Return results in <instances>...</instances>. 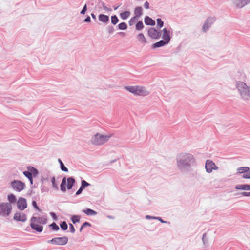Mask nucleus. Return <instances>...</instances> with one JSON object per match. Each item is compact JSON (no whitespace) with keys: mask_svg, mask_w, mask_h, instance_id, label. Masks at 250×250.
<instances>
[{"mask_svg":"<svg viewBox=\"0 0 250 250\" xmlns=\"http://www.w3.org/2000/svg\"><path fill=\"white\" fill-rule=\"evenodd\" d=\"M236 87L239 91L241 95L245 99H250V87L242 82H238Z\"/></svg>","mask_w":250,"mask_h":250,"instance_id":"nucleus-3","label":"nucleus"},{"mask_svg":"<svg viewBox=\"0 0 250 250\" xmlns=\"http://www.w3.org/2000/svg\"><path fill=\"white\" fill-rule=\"evenodd\" d=\"M159 220H160L161 222H163V221H162V220L161 218H160V219H159Z\"/></svg>","mask_w":250,"mask_h":250,"instance_id":"nucleus-55","label":"nucleus"},{"mask_svg":"<svg viewBox=\"0 0 250 250\" xmlns=\"http://www.w3.org/2000/svg\"><path fill=\"white\" fill-rule=\"evenodd\" d=\"M68 238L66 236L56 237L48 241V243L58 245H64L67 243Z\"/></svg>","mask_w":250,"mask_h":250,"instance_id":"nucleus-6","label":"nucleus"},{"mask_svg":"<svg viewBox=\"0 0 250 250\" xmlns=\"http://www.w3.org/2000/svg\"><path fill=\"white\" fill-rule=\"evenodd\" d=\"M23 174L30 180L31 183L32 184V173L28 170V171L23 172Z\"/></svg>","mask_w":250,"mask_h":250,"instance_id":"nucleus-25","label":"nucleus"},{"mask_svg":"<svg viewBox=\"0 0 250 250\" xmlns=\"http://www.w3.org/2000/svg\"><path fill=\"white\" fill-rule=\"evenodd\" d=\"M28 170L30 172H31L32 173V175L34 176H35L38 174V171L36 169H35L34 167H30L28 168Z\"/></svg>","mask_w":250,"mask_h":250,"instance_id":"nucleus-34","label":"nucleus"},{"mask_svg":"<svg viewBox=\"0 0 250 250\" xmlns=\"http://www.w3.org/2000/svg\"><path fill=\"white\" fill-rule=\"evenodd\" d=\"M90 17L88 16L85 20H84V21L85 22H90Z\"/></svg>","mask_w":250,"mask_h":250,"instance_id":"nucleus-50","label":"nucleus"},{"mask_svg":"<svg viewBox=\"0 0 250 250\" xmlns=\"http://www.w3.org/2000/svg\"><path fill=\"white\" fill-rule=\"evenodd\" d=\"M86 9H87L86 5H85L83 7V9L81 11V13L82 14H84L85 13V11H86Z\"/></svg>","mask_w":250,"mask_h":250,"instance_id":"nucleus-44","label":"nucleus"},{"mask_svg":"<svg viewBox=\"0 0 250 250\" xmlns=\"http://www.w3.org/2000/svg\"><path fill=\"white\" fill-rule=\"evenodd\" d=\"M235 188L240 190H250V185L247 184L238 185L236 186Z\"/></svg>","mask_w":250,"mask_h":250,"instance_id":"nucleus-15","label":"nucleus"},{"mask_svg":"<svg viewBox=\"0 0 250 250\" xmlns=\"http://www.w3.org/2000/svg\"><path fill=\"white\" fill-rule=\"evenodd\" d=\"M242 195L245 196H250V192H244L242 193Z\"/></svg>","mask_w":250,"mask_h":250,"instance_id":"nucleus-45","label":"nucleus"},{"mask_svg":"<svg viewBox=\"0 0 250 250\" xmlns=\"http://www.w3.org/2000/svg\"><path fill=\"white\" fill-rule=\"evenodd\" d=\"M11 186L15 190L20 192L24 189L25 185L21 181L14 180L11 182Z\"/></svg>","mask_w":250,"mask_h":250,"instance_id":"nucleus-7","label":"nucleus"},{"mask_svg":"<svg viewBox=\"0 0 250 250\" xmlns=\"http://www.w3.org/2000/svg\"><path fill=\"white\" fill-rule=\"evenodd\" d=\"M157 25L160 28H161L163 26V21L161 20V19H157Z\"/></svg>","mask_w":250,"mask_h":250,"instance_id":"nucleus-39","label":"nucleus"},{"mask_svg":"<svg viewBox=\"0 0 250 250\" xmlns=\"http://www.w3.org/2000/svg\"><path fill=\"white\" fill-rule=\"evenodd\" d=\"M118 27L120 30H125L127 28V25L125 22H122L118 25Z\"/></svg>","mask_w":250,"mask_h":250,"instance_id":"nucleus-32","label":"nucleus"},{"mask_svg":"<svg viewBox=\"0 0 250 250\" xmlns=\"http://www.w3.org/2000/svg\"><path fill=\"white\" fill-rule=\"evenodd\" d=\"M138 39L140 42H141L142 43H146V39L144 36V35L142 33H140L138 36Z\"/></svg>","mask_w":250,"mask_h":250,"instance_id":"nucleus-28","label":"nucleus"},{"mask_svg":"<svg viewBox=\"0 0 250 250\" xmlns=\"http://www.w3.org/2000/svg\"><path fill=\"white\" fill-rule=\"evenodd\" d=\"M13 218L17 221L25 222L27 220L26 215L21 212H16L15 213Z\"/></svg>","mask_w":250,"mask_h":250,"instance_id":"nucleus-11","label":"nucleus"},{"mask_svg":"<svg viewBox=\"0 0 250 250\" xmlns=\"http://www.w3.org/2000/svg\"><path fill=\"white\" fill-rule=\"evenodd\" d=\"M69 226H70L69 229H70V231L72 233H74L75 231V228H74V226H73V225L70 224L69 225Z\"/></svg>","mask_w":250,"mask_h":250,"instance_id":"nucleus-42","label":"nucleus"},{"mask_svg":"<svg viewBox=\"0 0 250 250\" xmlns=\"http://www.w3.org/2000/svg\"><path fill=\"white\" fill-rule=\"evenodd\" d=\"M66 184V178H64L62 179V181L61 184V189L63 192H65L66 190V188H65Z\"/></svg>","mask_w":250,"mask_h":250,"instance_id":"nucleus-26","label":"nucleus"},{"mask_svg":"<svg viewBox=\"0 0 250 250\" xmlns=\"http://www.w3.org/2000/svg\"><path fill=\"white\" fill-rule=\"evenodd\" d=\"M75 180L73 178L69 177L67 179V188L70 189L75 183Z\"/></svg>","mask_w":250,"mask_h":250,"instance_id":"nucleus-16","label":"nucleus"},{"mask_svg":"<svg viewBox=\"0 0 250 250\" xmlns=\"http://www.w3.org/2000/svg\"><path fill=\"white\" fill-rule=\"evenodd\" d=\"M250 3V0H234L233 4L237 8H242Z\"/></svg>","mask_w":250,"mask_h":250,"instance_id":"nucleus-10","label":"nucleus"},{"mask_svg":"<svg viewBox=\"0 0 250 250\" xmlns=\"http://www.w3.org/2000/svg\"><path fill=\"white\" fill-rule=\"evenodd\" d=\"M27 206L26 200L23 197H20L17 201V208L20 210H23Z\"/></svg>","mask_w":250,"mask_h":250,"instance_id":"nucleus-8","label":"nucleus"},{"mask_svg":"<svg viewBox=\"0 0 250 250\" xmlns=\"http://www.w3.org/2000/svg\"><path fill=\"white\" fill-rule=\"evenodd\" d=\"M182 165H183V162H182L181 161H180L178 163V166L180 167V166H181Z\"/></svg>","mask_w":250,"mask_h":250,"instance_id":"nucleus-51","label":"nucleus"},{"mask_svg":"<svg viewBox=\"0 0 250 250\" xmlns=\"http://www.w3.org/2000/svg\"><path fill=\"white\" fill-rule=\"evenodd\" d=\"M243 178L246 179H250V170L246 172L245 174H244L242 176Z\"/></svg>","mask_w":250,"mask_h":250,"instance_id":"nucleus-40","label":"nucleus"},{"mask_svg":"<svg viewBox=\"0 0 250 250\" xmlns=\"http://www.w3.org/2000/svg\"><path fill=\"white\" fill-rule=\"evenodd\" d=\"M215 21V19L214 18H208L203 26V31L206 32L209 27Z\"/></svg>","mask_w":250,"mask_h":250,"instance_id":"nucleus-13","label":"nucleus"},{"mask_svg":"<svg viewBox=\"0 0 250 250\" xmlns=\"http://www.w3.org/2000/svg\"><path fill=\"white\" fill-rule=\"evenodd\" d=\"M58 162L60 164L61 168L62 170L65 171V172H67L68 169L64 166L62 162L60 159H58Z\"/></svg>","mask_w":250,"mask_h":250,"instance_id":"nucleus-30","label":"nucleus"},{"mask_svg":"<svg viewBox=\"0 0 250 250\" xmlns=\"http://www.w3.org/2000/svg\"><path fill=\"white\" fill-rule=\"evenodd\" d=\"M50 214H51V215L52 216V217H53V218L55 220H57V216H56V214H55L54 213H53V212H51V213H50Z\"/></svg>","mask_w":250,"mask_h":250,"instance_id":"nucleus-48","label":"nucleus"},{"mask_svg":"<svg viewBox=\"0 0 250 250\" xmlns=\"http://www.w3.org/2000/svg\"><path fill=\"white\" fill-rule=\"evenodd\" d=\"M144 27V25L142 21H140L138 22L136 25V29L138 30L142 29Z\"/></svg>","mask_w":250,"mask_h":250,"instance_id":"nucleus-29","label":"nucleus"},{"mask_svg":"<svg viewBox=\"0 0 250 250\" xmlns=\"http://www.w3.org/2000/svg\"><path fill=\"white\" fill-rule=\"evenodd\" d=\"M138 18L137 17H135V16H134L133 17H132L129 21V24L130 26H132L136 22V21L138 20Z\"/></svg>","mask_w":250,"mask_h":250,"instance_id":"nucleus-31","label":"nucleus"},{"mask_svg":"<svg viewBox=\"0 0 250 250\" xmlns=\"http://www.w3.org/2000/svg\"><path fill=\"white\" fill-rule=\"evenodd\" d=\"M125 89L135 95L145 96L149 94V92L145 87L139 85L126 86Z\"/></svg>","mask_w":250,"mask_h":250,"instance_id":"nucleus-2","label":"nucleus"},{"mask_svg":"<svg viewBox=\"0 0 250 250\" xmlns=\"http://www.w3.org/2000/svg\"><path fill=\"white\" fill-rule=\"evenodd\" d=\"M99 20L104 23H106L109 21V17L104 14H100L99 16Z\"/></svg>","mask_w":250,"mask_h":250,"instance_id":"nucleus-19","label":"nucleus"},{"mask_svg":"<svg viewBox=\"0 0 250 250\" xmlns=\"http://www.w3.org/2000/svg\"><path fill=\"white\" fill-rule=\"evenodd\" d=\"M131 14V13L129 11H125L123 13H121L120 15V17L123 19V20H125L127 18H128L130 15Z\"/></svg>","mask_w":250,"mask_h":250,"instance_id":"nucleus-23","label":"nucleus"},{"mask_svg":"<svg viewBox=\"0 0 250 250\" xmlns=\"http://www.w3.org/2000/svg\"><path fill=\"white\" fill-rule=\"evenodd\" d=\"M118 22V19L115 15L111 17V22L113 24H116Z\"/></svg>","mask_w":250,"mask_h":250,"instance_id":"nucleus-35","label":"nucleus"},{"mask_svg":"<svg viewBox=\"0 0 250 250\" xmlns=\"http://www.w3.org/2000/svg\"><path fill=\"white\" fill-rule=\"evenodd\" d=\"M148 34L150 37L153 39H157L161 36V33L153 28L149 29Z\"/></svg>","mask_w":250,"mask_h":250,"instance_id":"nucleus-12","label":"nucleus"},{"mask_svg":"<svg viewBox=\"0 0 250 250\" xmlns=\"http://www.w3.org/2000/svg\"><path fill=\"white\" fill-rule=\"evenodd\" d=\"M143 10L142 7H136L134 10V14L135 17L139 18L140 17L142 14Z\"/></svg>","mask_w":250,"mask_h":250,"instance_id":"nucleus-18","label":"nucleus"},{"mask_svg":"<svg viewBox=\"0 0 250 250\" xmlns=\"http://www.w3.org/2000/svg\"><path fill=\"white\" fill-rule=\"evenodd\" d=\"M51 182L53 187L55 189H58L57 184L56 183V179L55 177H52Z\"/></svg>","mask_w":250,"mask_h":250,"instance_id":"nucleus-37","label":"nucleus"},{"mask_svg":"<svg viewBox=\"0 0 250 250\" xmlns=\"http://www.w3.org/2000/svg\"><path fill=\"white\" fill-rule=\"evenodd\" d=\"M49 227H51L52 229L54 230H58L59 229V226L54 222L50 225Z\"/></svg>","mask_w":250,"mask_h":250,"instance_id":"nucleus-33","label":"nucleus"},{"mask_svg":"<svg viewBox=\"0 0 250 250\" xmlns=\"http://www.w3.org/2000/svg\"><path fill=\"white\" fill-rule=\"evenodd\" d=\"M184 160L187 161V162L185 163V164L189 165L190 162L193 161L194 158L192 155L188 154L185 156Z\"/></svg>","mask_w":250,"mask_h":250,"instance_id":"nucleus-24","label":"nucleus"},{"mask_svg":"<svg viewBox=\"0 0 250 250\" xmlns=\"http://www.w3.org/2000/svg\"><path fill=\"white\" fill-rule=\"evenodd\" d=\"M205 168L208 173H210L213 169L216 170L218 169V167L212 161L210 160L206 161Z\"/></svg>","mask_w":250,"mask_h":250,"instance_id":"nucleus-9","label":"nucleus"},{"mask_svg":"<svg viewBox=\"0 0 250 250\" xmlns=\"http://www.w3.org/2000/svg\"><path fill=\"white\" fill-rule=\"evenodd\" d=\"M146 217H147V218H149V216H148L147 215V216H146Z\"/></svg>","mask_w":250,"mask_h":250,"instance_id":"nucleus-56","label":"nucleus"},{"mask_svg":"<svg viewBox=\"0 0 250 250\" xmlns=\"http://www.w3.org/2000/svg\"><path fill=\"white\" fill-rule=\"evenodd\" d=\"M249 170V167H242L237 168V173L239 174L246 173Z\"/></svg>","mask_w":250,"mask_h":250,"instance_id":"nucleus-22","label":"nucleus"},{"mask_svg":"<svg viewBox=\"0 0 250 250\" xmlns=\"http://www.w3.org/2000/svg\"><path fill=\"white\" fill-rule=\"evenodd\" d=\"M110 137V136L97 134L92 137L91 141L95 145H102L107 142Z\"/></svg>","mask_w":250,"mask_h":250,"instance_id":"nucleus-4","label":"nucleus"},{"mask_svg":"<svg viewBox=\"0 0 250 250\" xmlns=\"http://www.w3.org/2000/svg\"><path fill=\"white\" fill-rule=\"evenodd\" d=\"M167 43L165 41L161 40V41H159L158 42L154 43L153 45V48L160 47L164 46V45H165L166 44H167Z\"/></svg>","mask_w":250,"mask_h":250,"instance_id":"nucleus-21","label":"nucleus"},{"mask_svg":"<svg viewBox=\"0 0 250 250\" xmlns=\"http://www.w3.org/2000/svg\"><path fill=\"white\" fill-rule=\"evenodd\" d=\"M71 220L73 223H76V222H78L80 221V216L77 215L73 216Z\"/></svg>","mask_w":250,"mask_h":250,"instance_id":"nucleus-36","label":"nucleus"},{"mask_svg":"<svg viewBox=\"0 0 250 250\" xmlns=\"http://www.w3.org/2000/svg\"><path fill=\"white\" fill-rule=\"evenodd\" d=\"M145 23L146 25L151 26L154 25L155 24V21L148 16H146L145 18Z\"/></svg>","mask_w":250,"mask_h":250,"instance_id":"nucleus-17","label":"nucleus"},{"mask_svg":"<svg viewBox=\"0 0 250 250\" xmlns=\"http://www.w3.org/2000/svg\"><path fill=\"white\" fill-rule=\"evenodd\" d=\"M12 208V206L10 203H0V215L8 216L11 212Z\"/></svg>","mask_w":250,"mask_h":250,"instance_id":"nucleus-5","label":"nucleus"},{"mask_svg":"<svg viewBox=\"0 0 250 250\" xmlns=\"http://www.w3.org/2000/svg\"><path fill=\"white\" fill-rule=\"evenodd\" d=\"M47 219L45 216L32 217L30 219L31 228L37 232H41L43 230L42 225L47 223Z\"/></svg>","mask_w":250,"mask_h":250,"instance_id":"nucleus-1","label":"nucleus"},{"mask_svg":"<svg viewBox=\"0 0 250 250\" xmlns=\"http://www.w3.org/2000/svg\"><path fill=\"white\" fill-rule=\"evenodd\" d=\"M88 185H89V183H88L84 180H83L82 181V185L81 187H82L83 188H84L88 186Z\"/></svg>","mask_w":250,"mask_h":250,"instance_id":"nucleus-41","label":"nucleus"},{"mask_svg":"<svg viewBox=\"0 0 250 250\" xmlns=\"http://www.w3.org/2000/svg\"><path fill=\"white\" fill-rule=\"evenodd\" d=\"M149 3L147 2V1H146L145 3H144V7L146 8V9H148L149 8Z\"/></svg>","mask_w":250,"mask_h":250,"instance_id":"nucleus-46","label":"nucleus"},{"mask_svg":"<svg viewBox=\"0 0 250 250\" xmlns=\"http://www.w3.org/2000/svg\"><path fill=\"white\" fill-rule=\"evenodd\" d=\"M7 198L8 201L11 203H14L16 202V197L13 194H9L7 196Z\"/></svg>","mask_w":250,"mask_h":250,"instance_id":"nucleus-27","label":"nucleus"},{"mask_svg":"<svg viewBox=\"0 0 250 250\" xmlns=\"http://www.w3.org/2000/svg\"><path fill=\"white\" fill-rule=\"evenodd\" d=\"M205 237H206V234H204L203 236V238H202V239L204 241V239H205Z\"/></svg>","mask_w":250,"mask_h":250,"instance_id":"nucleus-53","label":"nucleus"},{"mask_svg":"<svg viewBox=\"0 0 250 250\" xmlns=\"http://www.w3.org/2000/svg\"><path fill=\"white\" fill-rule=\"evenodd\" d=\"M83 212L89 216H94L96 215L97 213L95 211L89 208L83 210Z\"/></svg>","mask_w":250,"mask_h":250,"instance_id":"nucleus-20","label":"nucleus"},{"mask_svg":"<svg viewBox=\"0 0 250 250\" xmlns=\"http://www.w3.org/2000/svg\"><path fill=\"white\" fill-rule=\"evenodd\" d=\"M83 189V188L82 187H81L77 191V192L76 193V194L77 195H78L80 194V193H81Z\"/></svg>","mask_w":250,"mask_h":250,"instance_id":"nucleus-47","label":"nucleus"},{"mask_svg":"<svg viewBox=\"0 0 250 250\" xmlns=\"http://www.w3.org/2000/svg\"><path fill=\"white\" fill-rule=\"evenodd\" d=\"M163 34L162 38L163 40L165 41L166 42L168 43L170 40V31H167L166 28H164L163 30Z\"/></svg>","mask_w":250,"mask_h":250,"instance_id":"nucleus-14","label":"nucleus"},{"mask_svg":"<svg viewBox=\"0 0 250 250\" xmlns=\"http://www.w3.org/2000/svg\"><path fill=\"white\" fill-rule=\"evenodd\" d=\"M61 228L64 230H66L67 229V225L65 222H63L61 225H60Z\"/></svg>","mask_w":250,"mask_h":250,"instance_id":"nucleus-38","label":"nucleus"},{"mask_svg":"<svg viewBox=\"0 0 250 250\" xmlns=\"http://www.w3.org/2000/svg\"><path fill=\"white\" fill-rule=\"evenodd\" d=\"M91 16L93 19H96V16L94 14H92Z\"/></svg>","mask_w":250,"mask_h":250,"instance_id":"nucleus-52","label":"nucleus"},{"mask_svg":"<svg viewBox=\"0 0 250 250\" xmlns=\"http://www.w3.org/2000/svg\"><path fill=\"white\" fill-rule=\"evenodd\" d=\"M82 225H83V227H85L86 226H90L91 225L89 223L86 222H84Z\"/></svg>","mask_w":250,"mask_h":250,"instance_id":"nucleus-49","label":"nucleus"},{"mask_svg":"<svg viewBox=\"0 0 250 250\" xmlns=\"http://www.w3.org/2000/svg\"><path fill=\"white\" fill-rule=\"evenodd\" d=\"M84 228V227H83V225L81 226L80 229V231H82V229H83Z\"/></svg>","mask_w":250,"mask_h":250,"instance_id":"nucleus-54","label":"nucleus"},{"mask_svg":"<svg viewBox=\"0 0 250 250\" xmlns=\"http://www.w3.org/2000/svg\"><path fill=\"white\" fill-rule=\"evenodd\" d=\"M32 205L37 210H40V208H39V207H38L37 205V203H36V202L35 201H33L32 202Z\"/></svg>","mask_w":250,"mask_h":250,"instance_id":"nucleus-43","label":"nucleus"}]
</instances>
